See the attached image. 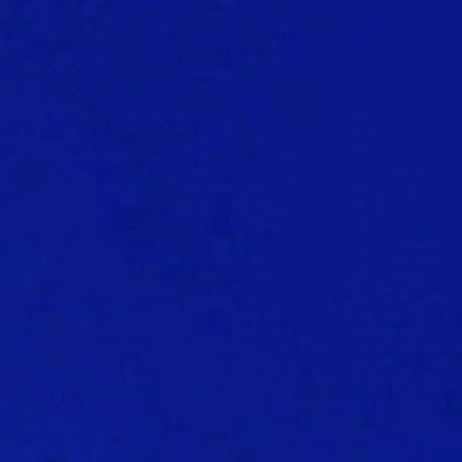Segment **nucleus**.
Masks as SVG:
<instances>
[{"mask_svg":"<svg viewBox=\"0 0 462 462\" xmlns=\"http://www.w3.org/2000/svg\"><path fill=\"white\" fill-rule=\"evenodd\" d=\"M79 23H87V0H79Z\"/></svg>","mask_w":462,"mask_h":462,"instance_id":"obj_1","label":"nucleus"}]
</instances>
